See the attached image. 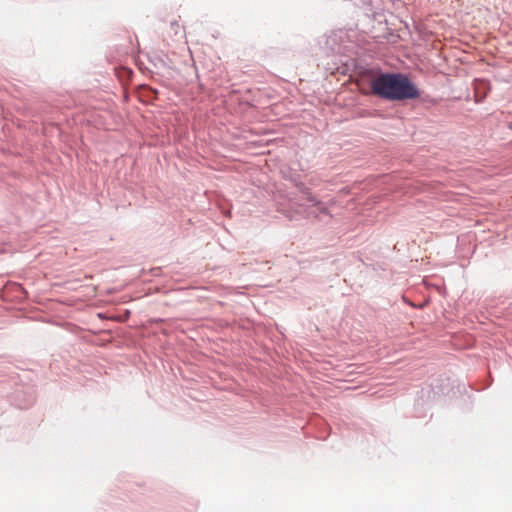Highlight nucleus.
<instances>
[{
    "label": "nucleus",
    "instance_id": "nucleus-1",
    "mask_svg": "<svg viewBox=\"0 0 512 512\" xmlns=\"http://www.w3.org/2000/svg\"><path fill=\"white\" fill-rule=\"evenodd\" d=\"M370 94L388 102H407L419 99L421 89L411 77L400 71H378L368 80Z\"/></svg>",
    "mask_w": 512,
    "mask_h": 512
},
{
    "label": "nucleus",
    "instance_id": "nucleus-2",
    "mask_svg": "<svg viewBox=\"0 0 512 512\" xmlns=\"http://www.w3.org/2000/svg\"><path fill=\"white\" fill-rule=\"evenodd\" d=\"M301 196L299 198V202L301 206L305 207H314L321 214H328V209L326 205L318 200L310 191V189L303 183L296 184Z\"/></svg>",
    "mask_w": 512,
    "mask_h": 512
},
{
    "label": "nucleus",
    "instance_id": "nucleus-3",
    "mask_svg": "<svg viewBox=\"0 0 512 512\" xmlns=\"http://www.w3.org/2000/svg\"><path fill=\"white\" fill-rule=\"evenodd\" d=\"M180 78H182L180 72L177 69L168 66L162 58V86H172V84L166 83V81L175 80L176 82H179Z\"/></svg>",
    "mask_w": 512,
    "mask_h": 512
},
{
    "label": "nucleus",
    "instance_id": "nucleus-4",
    "mask_svg": "<svg viewBox=\"0 0 512 512\" xmlns=\"http://www.w3.org/2000/svg\"><path fill=\"white\" fill-rule=\"evenodd\" d=\"M378 17L379 18H376V20L379 23H382V18H384L383 21L386 24V30H387V34L385 35V37L387 38V40L388 41H392V42H396V40L399 38V35L395 32V30H393L389 26L390 24H389L388 20L383 15H379Z\"/></svg>",
    "mask_w": 512,
    "mask_h": 512
},
{
    "label": "nucleus",
    "instance_id": "nucleus-5",
    "mask_svg": "<svg viewBox=\"0 0 512 512\" xmlns=\"http://www.w3.org/2000/svg\"><path fill=\"white\" fill-rule=\"evenodd\" d=\"M171 31L173 32L174 37L178 40L183 37L184 31L181 25L177 21H172L170 23Z\"/></svg>",
    "mask_w": 512,
    "mask_h": 512
},
{
    "label": "nucleus",
    "instance_id": "nucleus-6",
    "mask_svg": "<svg viewBox=\"0 0 512 512\" xmlns=\"http://www.w3.org/2000/svg\"><path fill=\"white\" fill-rule=\"evenodd\" d=\"M490 91V86L487 82L482 83V87L477 89V95L480 97V101H482Z\"/></svg>",
    "mask_w": 512,
    "mask_h": 512
},
{
    "label": "nucleus",
    "instance_id": "nucleus-7",
    "mask_svg": "<svg viewBox=\"0 0 512 512\" xmlns=\"http://www.w3.org/2000/svg\"><path fill=\"white\" fill-rule=\"evenodd\" d=\"M330 42L336 43V39L334 37H327L326 44H329Z\"/></svg>",
    "mask_w": 512,
    "mask_h": 512
},
{
    "label": "nucleus",
    "instance_id": "nucleus-8",
    "mask_svg": "<svg viewBox=\"0 0 512 512\" xmlns=\"http://www.w3.org/2000/svg\"><path fill=\"white\" fill-rule=\"evenodd\" d=\"M148 92H149L150 94H153V96H154L155 98L157 97V93H158V92H157L156 90L148 89Z\"/></svg>",
    "mask_w": 512,
    "mask_h": 512
}]
</instances>
